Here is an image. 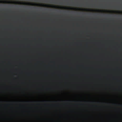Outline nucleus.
<instances>
[{
	"label": "nucleus",
	"instance_id": "obj_3",
	"mask_svg": "<svg viewBox=\"0 0 122 122\" xmlns=\"http://www.w3.org/2000/svg\"><path fill=\"white\" fill-rule=\"evenodd\" d=\"M49 6V5H47L46 4H44L43 5V6H45V7H48Z\"/></svg>",
	"mask_w": 122,
	"mask_h": 122
},
{
	"label": "nucleus",
	"instance_id": "obj_8",
	"mask_svg": "<svg viewBox=\"0 0 122 122\" xmlns=\"http://www.w3.org/2000/svg\"><path fill=\"white\" fill-rule=\"evenodd\" d=\"M44 102H46V101H44Z\"/></svg>",
	"mask_w": 122,
	"mask_h": 122
},
{
	"label": "nucleus",
	"instance_id": "obj_9",
	"mask_svg": "<svg viewBox=\"0 0 122 122\" xmlns=\"http://www.w3.org/2000/svg\"><path fill=\"white\" fill-rule=\"evenodd\" d=\"M53 6L54 7H56V6Z\"/></svg>",
	"mask_w": 122,
	"mask_h": 122
},
{
	"label": "nucleus",
	"instance_id": "obj_4",
	"mask_svg": "<svg viewBox=\"0 0 122 122\" xmlns=\"http://www.w3.org/2000/svg\"><path fill=\"white\" fill-rule=\"evenodd\" d=\"M31 102V101H27V102Z\"/></svg>",
	"mask_w": 122,
	"mask_h": 122
},
{
	"label": "nucleus",
	"instance_id": "obj_14",
	"mask_svg": "<svg viewBox=\"0 0 122 122\" xmlns=\"http://www.w3.org/2000/svg\"><path fill=\"white\" fill-rule=\"evenodd\" d=\"M5 2H6V1H5Z\"/></svg>",
	"mask_w": 122,
	"mask_h": 122
},
{
	"label": "nucleus",
	"instance_id": "obj_7",
	"mask_svg": "<svg viewBox=\"0 0 122 122\" xmlns=\"http://www.w3.org/2000/svg\"><path fill=\"white\" fill-rule=\"evenodd\" d=\"M40 3H39V4H38V5H39V6H40Z\"/></svg>",
	"mask_w": 122,
	"mask_h": 122
},
{
	"label": "nucleus",
	"instance_id": "obj_12",
	"mask_svg": "<svg viewBox=\"0 0 122 122\" xmlns=\"http://www.w3.org/2000/svg\"><path fill=\"white\" fill-rule=\"evenodd\" d=\"M46 105V104H44V105Z\"/></svg>",
	"mask_w": 122,
	"mask_h": 122
},
{
	"label": "nucleus",
	"instance_id": "obj_6",
	"mask_svg": "<svg viewBox=\"0 0 122 122\" xmlns=\"http://www.w3.org/2000/svg\"><path fill=\"white\" fill-rule=\"evenodd\" d=\"M36 5H37V6H38V3H37Z\"/></svg>",
	"mask_w": 122,
	"mask_h": 122
},
{
	"label": "nucleus",
	"instance_id": "obj_1",
	"mask_svg": "<svg viewBox=\"0 0 122 122\" xmlns=\"http://www.w3.org/2000/svg\"><path fill=\"white\" fill-rule=\"evenodd\" d=\"M15 3H18L19 4H27V5H32L33 4L31 3H25V2H16Z\"/></svg>",
	"mask_w": 122,
	"mask_h": 122
},
{
	"label": "nucleus",
	"instance_id": "obj_13",
	"mask_svg": "<svg viewBox=\"0 0 122 122\" xmlns=\"http://www.w3.org/2000/svg\"><path fill=\"white\" fill-rule=\"evenodd\" d=\"M98 10V11H99V10Z\"/></svg>",
	"mask_w": 122,
	"mask_h": 122
},
{
	"label": "nucleus",
	"instance_id": "obj_5",
	"mask_svg": "<svg viewBox=\"0 0 122 122\" xmlns=\"http://www.w3.org/2000/svg\"><path fill=\"white\" fill-rule=\"evenodd\" d=\"M7 2L8 3H10V2H10V1H8Z\"/></svg>",
	"mask_w": 122,
	"mask_h": 122
},
{
	"label": "nucleus",
	"instance_id": "obj_2",
	"mask_svg": "<svg viewBox=\"0 0 122 122\" xmlns=\"http://www.w3.org/2000/svg\"><path fill=\"white\" fill-rule=\"evenodd\" d=\"M39 120H40V116H39Z\"/></svg>",
	"mask_w": 122,
	"mask_h": 122
},
{
	"label": "nucleus",
	"instance_id": "obj_11",
	"mask_svg": "<svg viewBox=\"0 0 122 122\" xmlns=\"http://www.w3.org/2000/svg\"><path fill=\"white\" fill-rule=\"evenodd\" d=\"M0 2H2V1H0Z\"/></svg>",
	"mask_w": 122,
	"mask_h": 122
},
{
	"label": "nucleus",
	"instance_id": "obj_10",
	"mask_svg": "<svg viewBox=\"0 0 122 122\" xmlns=\"http://www.w3.org/2000/svg\"><path fill=\"white\" fill-rule=\"evenodd\" d=\"M38 1V0H37V1Z\"/></svg>",
	"mask_w": 122,
	"mask_h": 122
}]
</instances>
